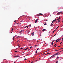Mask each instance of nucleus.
Wrapping results in <instances>:
<instances>
[{
    "mask_svg": "<svg viewBox=\"0 0 63 63\" xmlns=\"http://www.w3.org/2000/svg\"><path fill=\"white\" fill-rule=\"evenodd\" d=\"M58 54L57 53H56L55 54H54V55H53V57H55V55H58Z\"/></svg>",
    "mask_w": 63,
    "mask_h": 63,
    "instance_id": "f257e3e1",
    "label": "nucleus"
},
{
    "mask_svg": "<svg viewBox=\"0 0 63 63\" xmlns=\"http://www.w3.org/2000/svg\"><path fill=\"white\" fill-rule=\"evenodd\" d=\"M19 56L17 55V56H14V57L15 58H16V57H19Z\"/></svg>",
    "mask_w": 63,
    "mask_h": 63,
    "instance_id": "f03ea898",
    "label": "nucleus"
},
{
    "mask_svg": "<svg viewBox=\"0 0 63 63\" xmlns=\"http://www.w3.org/2000/svg\"><path fill=\"white\" fill-rule=\"evenodd\" d=\"M23 31V30H22L20 32V33H21V34L22 33V31Z\"/></svg>",
    "mask_w": 63,
    "mask_h": 63,
    "instance_id": "7ed1b4c3",
    "label": "nucleus"
},
{
    "mask_svg": "<svg viewBox=\"0 0 63 63\" xmlns=\"http://www.w3.org/2000/svg\"><path fill=\"white\" fill-rule=\"evenodd\" d=\"M37 20H38V19H37L35 21V23H37Z\"/></svg>",
    "mask_w": 63,
    "mask_h": 63,
    "instance_id": "20e7f679",
    "label": "nucleus"
},
{
    "mask_svg": "<svg viewBox=\"0 0 63 63\" xmlns=\"http://www.w3.org/2000/svg\"><path fill=\"white\" fill-rule=\"evenodd\" d=\"M57 15H60V12H58V13L57 14Z\"/></svg>",
    "mask_w": 63,
    "mask_h": 63,
    "instance_id": "39448f33",
    "label": "nucleus"
},
{
    "mask_svg": "<svg viewBox=\"0 0 63 63\" xmlns=\"http://www.w3.org/2000/svg\"><path fill=\"white\" fill-rule=\"evenodd\" d=\"M32 36H34V32L32 33Z\"/></svg>",
    "mask_w": 63,
    "mask_h": 63,
    "instance_id": "423d86ee",
    "label": "nucleus"
},
{
    "mask_svg": "<svg viewBox=\"0 0 63 63\" xmlns=\"http://www.w3.org/2000/svg\"><path fill=\"white\" fill-rule=\"evenodd\" d=\"M13 30V28H11V31H12Z\"/></svg>",
    "mask_w": 63,
    "mask_h": 63,
    "instance_id": "0eeeda50",
    "label": "nucleus"
},
{
    "mask_svg": "<svg viewBox=\"0 0 63 63\" xmlns=\"http://www.w3.org/2000/svg\"><path fill=\"white\" fill-rule=\"evenodd\" d=\"M46 30V29H44L42 30V31H45Z\"/></svg>",
    "mask_w": 63,
    "mask_h": 63,
    "instance_id": "6e6552de",
    "label": "nucleus"
},
{
    "mask_svg": "<svg viewBox=\"0 0 63 63\" xmlns=\"http://www.w3.org/2000/svg\"><path fill=\"white\" fill-rule=\"evenodd\" d=\"M29 48V47H27L26 48V49L27 50V49H28Z\"/></svg>",
    "mask_w": 63,
    "mask_h": 63,
    "instance_id": "1a4fd4ad",
    "label": "nucleus"
},
{
    "mask_svg": "<svg viewBox=\"0 0 63 63\" xmlns=\"http://www.w3.org/2000/svg\"><path fill=\"white\" fill-rule=\"evenodd\" d=\"M51 26H52V25H53V24L52 23H51Z\"/></svg>",
    "mask_w": 63,
    "mask_h": 63,
    "instance_id": "9d476101",
    "label": "nucleus"
},
{
    "mask_svg": "<svg viewBox=\"0 0 63 63\" xmlns=\"http://www.w3.org/2000/svg\"><path fill=\"white\" fill-rule=\"evenodd\" d=\"M26 27H27V28H28V26H26Z\"/></svg>",
    "mask_w": 63,
    "mask_h": 63,
    "instance_id": "9b49d317",
    "label": "nucleus"
},
{
    "mask_svg": "<svg viewBox=\"0 0 63 63\" xmlns=\"http://www.w3.org/2000/svg\"><path fill=\"white\" fill-rule=\"evenodd\" d=\"M58 20H60V17H59L58 19Z\"/></svg>",
    "mask_w": 63,
    "mask_h": 63,
    "instance_id": "f8f14e48",
    "label": "nucleus"
},
{
    "mask_svg": "<svg viewBox=\"0 0 63 63\" xmlns=\"http://www.w3.org/2000/svg\"><path fill=\"white\" fill-rule=\"evenodd\" d=\"M40 15H41V16H43V15L41 13H40Z\"/></svg>",
    "mask_w": 63,
    "mask_h": 63,
    "instance_id": "ddd939ff",
    "label": "nucleus"
},
{
    "mask_svg": "<svg viewBox=\"0 0 63 63\" xmlns=\"http://www.w3.org/2000/svg\"><path fill=\"white\" fill-rule=\"evenodd\" d=\"M56 19H55L54 20V21H55H55H56Z\"/></svg>",
    "mask_w": 63,
    "mask_h": 63,
    "instance_id": "4468645a",
    "label": "nucleus"
},
{
    "mask_svg": "<svg viewBox=\"0 0 63 63\" xmlns=\"http://www.w3.org/2000/svg\"><path fill=\"white\" fill-rule=\"evenodd\" d=\"M53 42H52L51 44H52V45H53Z\"/></svg>",
    "mask_w": 63,
    "mask_h": 63,
    "instance_id": "2eb2a0df",
    "label": "nucleus"
},
{
    "mask_svg": "<svg viewBox=\"0 0 63 63\" xmlns=\"http://www.w3.org/2000/svg\"><path fill=\"white\" fill-rule=\"evenodd\" d=\"M59 51V50H55V51Z\"/></svg>",
    "mask_w": 63,
    "mask_h": 63,
    "instance_id": "dca6fc26",
    "label": "nucleus"
},
{
    "mask_svg": "<svg viewBox=\"0 0 63 63\" xmlns=\"http://www.w3.org/2000/svg\"><path fill=\"white\" fill-rule=\"evenodd\" d=\"M47 54H51V53H47Z\"/></svg>",
    "mask_w": 63,
    "mask_h": 63,
    "instance_id": "f3484780",
    "label": "nucleus"
},
{
    "mask_svg": "<svg viewBox=\"0 0 63 63\" xmlns=\"http://www.w3.org/2000/svg\"><path fill=\"white\" fill-rule=\"evenodd\" d=\"M54 20H53L52 21V23H53V22H54Z\"/></svg>",
    "mask_w": 63,
    "mask_h": 63,
    "instance_id": "a211bd4d",
    "label": "nucleus"
},
{
    "mask_svg": "<svg viewBox=\"0 0 63 63\" xmlns=\"http://www.w3.org/2000/svg\"><path fill=\"white\" fill-rule=\"evenodd\" d=\"M44 25H47V23L44 24Z\"/></svg>",
    "mask_w": 63,
    "mask_h": 63,
    "instance_id": "6ab92c4d",
    "label": "nucleus"
},
{
    "mask_svg": "<svg viewBox=\"0 0 63 63\" xmlns=\"http://www.w3.org/2000/svg\"><path fill=\"white\" fill-rule=\"evenodd\" d=\"M20 49H23V48H21Z\"/></svg>",
    "mask_w": 63,
    "mask_h": 63,
    "instance_id": "aec40b11",
    "label": "nucleus"
},
{
    "mask_svg": "<svg viewBox=\"0 0 63 63\" xmlns=\"http://www.w3.org/2000/svg\"><path fill=\"white\" fill-rule=\"evenodd\" d=\"M53 56H51L50 57V58H51V57H53Z\"/></svg>",
    "mask_w": 63,
    "mask_h": 63,
    "instance_id": "412c9836",
    "label": "nucleus"
},
{
    "mask_svg": "<svg viewBox=\"0 0 63 63\" xmlns=\"http://www.w3.org/2000/svg\"><path fill=\"white\" fill-rule=\"evenodd\" d=\"M17 52V51H15V52Z\"/></svg>",
    "mask_w": 63,
    "mask_h": 63,
    "instance_id": "4be33fe9",
    "label": "nucleus"
},
{
    "mask_svg": "<svg viewBox=\"0 0 63 63\" xmlns=\"http://www.w3.org/2000/svg\"><path fill=\"white\" fill-rule=\"evenodd\" d=\"M60 21V20H58V22H59V21Z\"/></svg>",
    "mask_w": 63,
    "mask_h": 63,
    "instance_id": "5701e85b",
    "label": "nucleus"
},
{
    "mask_svg": "<svg viewBox=\"0 0 63 63\" xmlns=\"http://www.w3.org/2000/svg\"><path fill=\"white\" fill-rule=\"evenodd\" d=\"M55 31H53V32L52 33H54V32Z\"/></svg>",
    "mask_w": 63,
    "mask_h": 63,
    "instance_id": "b1692460",
    "label": "nucleus"
},
{
    "mask_svg": "<svg viewBox=\"0 0 63 63\" xmlns=\"http://www.w3.org/2000/svg\"><path fill=\"white\" fill-rule=\"evenodd\" d=\"M59 26L58 27H57V28H56V29H58V27H59Z\"/></svg>",
    "mask_w": 63,
    "mask_h": 63,
    "instance_id": "393cba45",
    "label": "nucleus"
},
{
    "mask_svg": "<svg viewBox=\"0 0 63 63\" xmlns=\"http://www.w3.org/2000/svg\"><path fill=\"white\" fill-rule=\"evenodd\" d=\"M58 40H59V39H57V40H56V41H58Z\"/></svg>",
    "mask_w": 63,
    "mask_h": 63,
    "instance_id": "a878e982",
    "label": "nucleus"
},
{
    "mask_svg": "<svg viewBox=\"0 0 63 63\" xmlns=\"http://www.w3.org/2000/svg\"><path fill=\"white\" fill-rule=\"evenodd\" d=\"M61 52V51H60V52H57V53H59V52Z\"/></svg>",
    "mask_w": 63,
    "mask_h": 63,
    "instance_id": "bb28decb",
    "label": "nucleus"
},
{
    "mask_svg": "<svg viewBox=\"0 0 63 63\" xmlns=\"http://www.w3.org/2000/svg\"><path fill=\"white\" fill-rule=\"evenodd\" d=\"M56 63H58V61H57V62H56Z\"/></svg>",
    "mask_w": 63,
    "mask_h": 63,
    "instance_id": "cd10ccee",
    "label": "nucleus"
},
{
    "mask_svg": "<svg viewBox=\"0 0 63 63\" xmlns=\"http://www.w3.org/2000/svg\"><path fill=\"white\" fill-rule=\"evenodd\" d=\"M55 23H57V21H56Z\"/></svg>",
    "mask_w": 63,
    "mask_h": 63,
    "instance_id": "c85d7f7f",
    "label": "nucleus"
},
{
    "mask_svg": "<svg viewBox=\"0 0 63 63\" xmlns=\"http://www.w3.org/2000/svg\"><path fill=\"white\" fill-rule=\"evenodd\" d=\"M26 60H27V59H24V61Z\"/></svg>",
    "mask_w": 63,
    "mask_h": 63,
    "instance_id": "c756f323",
    "label": "nucleus"
},
{
    "mask_svg": "<svg viewBox=\"0 0 63 63\" xmlns=\"http://www.w3.org/2000/svg\"><path fill=\"white\" fill-rule=\"evenodd\" d=\"M47 54H47V53L45 54V55H47Z\"/></svg>",
    "mask_w": 63,
    "mask_h": 63,
    "instance_id": "7c9ffc66",
    "label": "nucleus"
},
{
    "mask_svg": "<svg viewBox=\"0 0 63 63\" xmlns=\"http://www.w3.org/2000/svg\"><path fill=\"white\" fill-rule=\"evenodd\" d=\"M14 37H15V36H14L13 37V39H15V38H14Z\"/></svg>",
    "mask_w": 63,
    "mask_h": 63,
    "instance_id": "2f4dec72",
    "label": "nucleus"
},
{
    "mask_svg": "<svg viewBox=\"0 0 63 63\" xmlns=\"http://www.w3.org/2000/svg\"><path fill=\"white\" fill-rule=\"evenodd\" d=\"M63 48H61V49H63Z\"/></svg>",
    "mask_w": 63,
    "mask_h": 63,
    "instance_id": "473e14b6",
    "label": "nucleus"
},
{
    "mask_svg": "<svg viewBox=\"0 0 63 63\" xmlns=\"http://www.w3.org/2000/svg\"><path fill=\"white\" fill-rule=\"evenodd\" d=\"M37 53V50H36V53Z\"/></svg>",
    "mask_w": 63,
    "mask_h": 63,
    "instance_id": "72a5a7b5",
    "label": "nucleus"
},
{
    "mask_svg": "<svg viewBox=\"0 0 63 63\" xmlns=\"http://www.w3.org/2000/svg\"><path fill=\"white\" fill-rule=\"evenodd\" d=\"M30 27H31V25H30V26H29V27H30Z\"/></svg>",
    "mask_w": 63,
    "mask_h": 63,
    "instance_id": "f704fd0d",
    "label": "nucleus"
},
{
    "mask_svg": "<svg viewBox=\"0 0 63 63\" xmlns=\"http://www.w3.org/2000/svg\"><path fill=\"white\" fill-rule=\"evenodd\" d=\"M62 13V12H60V13Z\"/></svg>",
    "mask_w": 63,
    "mask_h": 63,
    "instance_id": "c9c22d12",
    "label": "nucleus"
},
{
    "mask_svg": "<svg viewBox=\"0 0 63 63\" xmlns=\"http://www.w3.org/2000/svg\"><path fill=\"white\" fill-rule=\"evenodd\" d=\"M58 41H56V43H57V42H58Z\"/></svg>",
    "mask_w": 63,
    "mask_h": 63,
    "instance_id": "e433bc0d",
    "label": "nucleus"
},
{
    "mask_svg": "<svg viewBox=\"0 0 63 63\" xmlns=\"http://www.w3.org/2000/svg\"><path fill=\"white\" fill-rule=\"evenodd\" d=\"M33 62V61H32V62H31V63H32Z\"/></svg>",
    "mask_w": 63,
    "mask_h": 63,
    "instance_id": "4c0bfd02",
    "label": "nucleus"
},
{
    "mask_svg": "<svg viewBox=\"0 0 63 63\" xmlns=\"http://www.w3.org/2000/svg\"><path fill=\"white\" fill-rule=\"evenodd\" d=\"M62 43V42L61 43H60V44H61Z\"/></svg>",
    "mask_w": 63,
    "mask_h": 63,
    "instance_id": "58836bf2",
    "label": "nucleus"
},
{
    "mask_svg": "<svg viewBox=\"0 0 63 63\" xmlns=\"http://www.w3.org/2000/svg\"><path fill=\"white\" fill-rule=\"evenodd\" d=\"M56 45H57V44H55L54 45V46H56Z\"/></svg>",
    "mask_w": 63,
    "mask_h": 63,
    "instance_id": "ea45409f",
    "label": "nucleus"
},
{
    "mask_svg": "<svg viewBox=\"0 0 63 63\" xmlns=\"http://www.w3.org/2000/svg\"><path fill=\"white\" fill-rule=\"evenodd\" d=\"M56 36V35H55L53 36V37H54V36Z\"/></svg>",
    "mask_w": 63,
    "mask_h": 63,
    "instance_id": "a19ab883",
    "label": "nucleus"
},
{
    "mask_svg": "<svg viewBox=\"0 0 63 63\" xmlns=\"http://www.w3.org/2000/svg\"><path fill=\"white\" fill-rule=\"evenodd\" d=\"M16 21L15 20L14 21V22H16Z\"/></svg>",
    "mask_w": 63,
    "mask_h": 63,
    "instance_id": "79ce46f5",
    "label": "nucleus"
},
{
    "mask_svg": "<svg viewBox=\"0 0 63 63\" xmlns=\"http://www.w3.org/2000/svg\"><path fill=\"white\" fill-rule=\"evenodd\" d=\"M61 46H58V47H61Z\"/></svg>",
    "mask_w": 63,
    "mask_h": 63,
    "instance_id": "37998d69",
    "label": "nucleus"
},
{
    "mask_svg": "<svg viewBox=\"0 0 63 63\" xmlns=\"http://www.w3.org/2000/svg\"><path fill=\"white\" fill-rule=\"evenodd\" d=\"M19 45H18V47H19Z\"/></svg>",
    "mask_w": 63,
    "mask_h": 63,
    "instance_id": "c03bdc74",
    "label": "nucleus"
},
{
    "mask_svg": "<svg viewBox=\"0 0 63 63\" xmlns=\"http://www.w3.org/2000/svg\"><path fill=\"white\" fill-rule=\"evenodd\" d=\"M54 41H55L54 40H53V41H52V42H54Z\"/></svg>",
    "mask_w": 63,
    "mask_h": 63,
    "instance_id": "a18cd8bd",
    "label": "nucleus"
},
{
    "mask_svg": "<svg viewBox=\"0 0 63 63\" xmlns=\"http://www.w3.org/2000/svg\"><path fill=\"white\" fill-rule=\"evenodd\" d=\"M58 19H57L56 20H58Z\"/></svg>",
    "mask_w": 63,
    "mask_h": 63,
    "instance_id": "49530a36",
    "label": "nucleus"
},
{
    "mask_svg": "<svg viewBox=\"0 0 63 63\" xmlns=\"http://www.w3.org/2000/svg\"><path fill=\"white\" fill-rule=\"evenodd\" d=\"M36 46H37V45H36L35 46V47H36Z\"/></svg>",
    "mask_w": 63,
    "mask_h": 63,
    "instance_id": "de8ad7c7",
    "label": "nucleus"
},
{
    "mask_svg": "<svg viewBox=\"0 0 63 63\" xmlns=\"http://www.w3.org/2000/svg\"><path fill=\"white\" fill-rule=\"evenodd\" d=\"M30 48H32V47H30Z\"/></svg>",
    "mask_w": 63,
    "mask_h": 63,
    "instance_id": "09e8293b",
    "label": "nucleus"
},
{
    "mask_svg": "<svg viewBox=\"0 0 63 63\" xmlns=\"http://www.w3.org/2000/svg\"><path fill=\"white\" fill-rule=\"evenodd\" d=\"M58 57H57V59H58Z\"/></svg>",
    "mask_w": 63,
    "mask_h": 63,
    "instance_id": "8fccbe9b",
    "label": "nucleus"
},
{
    "mask_svg": "<svg viewBox=\"0 0 63 63\" xmlns=\"http://www.w3.org/2000/svg\"><path fill=\"white\" fill-rule=\"evenodd\" d=\"M21 46H19V47H21Z\"/></svg>",
    "mask_w": 63,
    "mask_h": 63,
    "instance_id": "3c124183",
    "label": "nucleus"
},
{
    "mask_svg": "<svg viewBox=\"0 0 63 63\" xmlns=\"http://www.w3.org/2000/svg\"><path fill=\"white\" fill-rule=\"evenodd\" d=\"M39 49V48H38V49H37V50H38V49Z\"/></svg>",
    "mask_w": 63,
    "mask_h": 63,
    "instance_id": "603ef678",
    "label": "nucleus"
},
{
    "mask_svg": "<svg viewBox=\"0 0 63 63\" xmlns=\"http://www.w3.org/2000/svg\"><path fill=\"white\" fill-rule=\"evenodd\" d=\"M55 35H56V34H55Z\"/></svg>",
    "mask_w": 63,
    "mask_h": 63,
    "instance_id": "864d4df0",
    "label": "nucleus"
},
{
    "mask_svg": "<svg viewBox=\"0 0 63 63\" xmlns=\"http://www.w3.org/2000/svg\"><path fill=\"white\" fill-rule=\"evenodd\" d=\"M36 45V46H38V45Z\"/></svg>",
    "mask_w": 63,
    "mask_h": 63,
    "instance_id": "5fc2aeb1",
    "label": "nucleus"
},
{
    "mask_svg": "<svg viewBox=\"0 0 63 63\" xmlns=\"http://www.w3.org/2000/svg\"><path fill=\"white\" fill-rule=\"evenodd\" d=\"M28 55V54H27L26 55L27 56V55Z\"/></svg>",
    "mask_w": 63,
    "mask_h": 63,
    "instance_id": "6e6d98bb",
    "label": "nucleus"
},
{
    "mask_svg": "<svg viewBox=\"0 0 63 63\" xmlns=\"http://www.w3.org/2000/svg\"><path fill=\"white\" fill-rule=\"evenodd\" d=\"M25 50H26V49H25Z\"/></svg>",
    "mask_w": 63,
    "mask_h": 63,
    "instance_id": "4d7b16f0",
    "label": "nucleus"
},
{
    "mask_svg": "<svg viewBox=\"0 0 63 63\" xmlns=\"http://www.w3.org/2000/svg\"><path fill=\"white\" fill-rule=\"evenodd\" d=\"M62 38H61L60 39V40H61V39Z\"/></svg>",
    "mask_w": 63,
    "mask_h": 63,
    "instance_id": "13d9d810",
    "label": "nucleus"
},
{
    "mask_svg": "<svg viewBox=\"0 0 63 63\" xmlns=\"http://www.w3.org/2000/svg\"><path fill=\"white\" fill-rule=\"evenodd\" d=\"M47 51H45V52H47Z\"/></svg>",
    "mask_w": 63,
    "mask_h": 63,
    "instance_id": "bf43d9fd",
    "label": "nucleus"
},
{
    "mask_svg": "<svg viewBox=\"0 0 63 63\" xmlns=\"http://www.w3.org/2000/svg\"><path fill=\"white\" fill-rule=\"evenodd\" d=\"M48 21V20H47L46 21Z\"/></svg>",
    "mask_w": 63,
    "mask_h": 63,
    "instance_id": "052dcab7",
    "label": "nucleus"
},
{
    "mask_svg": "<svg viewBox=\"0 0 63 63\" xmlns=\"http://www.w3.org/2000/svg\"><path fill=\"white\" fill-rule=\"evenodd\" d=\"M55 47H56V46H55Z\"/></svg>",
    "mask_w": 63,
    "mask_h": 63,
    "instance_id": "680f3d73",
    "label": "nucleus"
},
{
    "mask_svg": "<svg viewBox=\"0 0 63 63\" xmlns=\"http://www.w3.org/2000/svg\"><path fill=\"white\" fill-rule=\"evenodd\" d=\"M62 40H63V38H62Z\"/></svg>",
    "mask_w": 63,
    "mask_h": 63,
    "instance_id": "e2e57ef3",
    "label": "nucleus"
},
{
    "mask_svg": "<svg viewBox=\"0 0 63 63\" xmlns=\"http://www.w3.org/2000/svg\"><path fill=\"white\" fill-rule=\"evenodd\" d=\"M25 50V49L23 50Z\"/></svg>",
    "mask_w": 63,
    "mask_h": 63,
    "instance_id": "0e129e2a",
    "label": "nucleus"
},
{
    "mask_svg": "<svg viewBox=\"0 0 63 63\" xmlns=\"http://www.w3.org/2000/svg\"><path fill=\"white\" fill-rule=\"evenodd\" d=\"M17 42H18V41H17Z\"/></svg>",
    "mask_w": 63,
    "mask_h": 63,
    "instance_id": "69168bd1",
    "label": "nucleus"
},
{
    "mask_svg": "<svg viewBox=\"0 0 63 63\" xmlns=\"http://www.w3.org/2000/svg\"><path fill=\"white\" fill-rule=\"evenodd\" d=\"M14 63H15V62H14Z\"/></svg>",
    "mask_w": 63,
    "mask_h": 63,
    "instance_id": "338daca9",
    "label": "nucleus"
},
{
    "mask_svg": "<svg viewBox=\"0 0 63 63\" xmlns=\"http://www.w3.org/2000/svg\"><path fill=\"white\" fill-rule=\"evenodd\" d=\"M38 42V41H37V42Z\"/></svg>",
    "mask_w": 63,
    "mask_h": 63,
    "instance_id": "774afa93",
    "label": "nucleus"
}]
</instances>
